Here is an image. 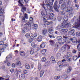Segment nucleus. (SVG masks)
<instances>
[{
    "label": "nucleus",
    "instance_id": "obj_59",
    "mask_svg": "<svg viewBox=\"0 0 80 80\" xmlns=\"http://www.w3.org/2000/svg\"><path fill=\"white\" fill-rule=\"evenodd\" d=\"M58 21H61V20H62V17H58Z\"/></svg>",
    "mask_w": 80,
    "mask_h": 80
},
{
    "label": "nucleus",
    "instance_id": "obj_30",
    "mask_svg": "<svg viewBox=\"0 0 80 80\" xmlns=\"http://www.w3.org/2000/svg\"><path fill=\"white\" fill-rule=\"evenodd\" d=\"M46 61V58L45 57H43L41 59V62H45Z\"/></svg>",
    "mask_w": 80,
    "mask_h": 80
},
{
    "label": "nucleus",
    "instance_id": "obj_10",
    "mask_svg": "<svg viewBox=\"0 0 80 80\" xmlns=\"http://www.w3.org/2000/svg\"><path fill=\"white\" fill-rule=\"evenodd\" d=\"M70 40L73 43H75V42H77V38L75 37L71 38L70 39Z\"/></svg>",
    "mask_w": 80,
    "mask_h": 80
},
{
    "label": "nucleus",
    "instance_id": "obj_1",
    "mask_svg": "<svg viewBox=\"0 0 80 80\" xmlns=\"http://www.w3.org/2000/svg\"><path fill=\"white\" fill-rule=\"evenodd\" d=\"M68 16L67 15H65L63 18L64 21H62V24L63 25H62V28H66L65 27H64L63 25H65L67 27H68V26H70V25L69 22H67V21L68 20Z\"/></svg>",
    "mask_w": 80,
    "mask_h": 80
},
{
    "label": "nucleus",
    "instance_id": "obj_28",
    "mask_svg": "<svg viewBox=\"0 0 80 80\" xmlns=\"http://www.w3.org/2000/svg\"><path fill=\"white\" fill-rule=\"evenodd\" d=\"M78 58V57L77 56H74L73 57V60H74V61H76L77 59Z\"/></svg>",
    "mask_w": 80,
    "mask_h": 80
},
{
    "label": "nucleus",
    "instance_id": "obj_55",
    "mask_svg": "<svg viewBox=\"0 0 80 80\" xmlns=\"http://www.w3.org/2000/svg\"><path fill=\"white\" fill-rule=\"evenodd\" d=\"M21 77L22 78H24L25 77V75H24L23 74H22L21 75Z\"/></svg>",
    "mask_w": 80,
    "mask_h": 80
},
{
    "label": "nucleus",
    "instance_id": "obj_5",
    "mask_svg": "<svg viewBox=\"0 0 80 80\" xmlns=\"http://www.w3.org/2000/svg\"><path fill=\"white\" fill-rule=\"evenodd\" d=\"M2 5V1L0 0V5ZM3 9H2V8L0 7V18L3 17Z\"/></svg>",
    "mask_w": 80,
    "mask_h": 80
},
{
    "label": "nucleus",
    "instance_id": "obj_2",
    "mask_svg": "<svg viewBox=\"0 0 80 80\" xmlns=\"http://www.w3.org/2000/svg\"><path fill=\"white\" fill-rule=\"evenodd\" d=\"M33 18H32L31 17L30 18V21H26V23L28 25L29 27H32L33 25Z\"/></svg>",
    "mask_w": 80,
    "mask_h": 80
},
{
    "label": "nucleus",
    "instance_id": "obj_44",
    "mask_svg": "<svg viewBox=\"0 0 80 80\" xmlns=\"http://www.w3.org/2000/svg\"><path fill=\"white\" fill-rule=\"evenodd\" d=\"M38 28V25L37 24H34V28L36 29Z\"/></svg>",
    "mask_w": 80,
    "mask_h": 80
},
{
    "label": "nucleus",
    "instance_id": "obj_34",
    "mask_svg": "<svg viewBox=\"0 0 80 80\" xmlns=\"http://www.w3.org/2000/svg\"><path fill=\"white\" fill-rule=\"evenodd\" d=\"M30 53L31 55H33V53H34V49H33V48H32L31 49Z\"/></svg>",
    "mask_w": 80,
    "mask_h": 80
},
{
    "label": "nucleus",
    "instance_id": "obj_40",
    "mask_svg": "<svg viewBox=\"0 0 80 80\" xmlns=\"http://www.w3.org/2000/svg\"><path fill=\"white\" fill-rule=\"evenodd\" d=\"M67 62H70L72 60V58H70L69 57H68V59H67Z\"/></svg>",
    "mask_w": 80,
    "mask_h": 80
},
{
    "label": "nucleus",
    "instance_id": "obj_33",
    "mask_svg": "<svg viewBox=\"0 0 80 80\" xmlns=\"http://www.w3.org/2000/svg\"><path fill=\"white\" fill-rule=\"evenodd\" d=\"M58 65H59L60 67H61V68H62V67H63V66L61 65V62H60V61H59L58 62Z\"/></svg>",
    "mask_w": 80,
    "mask_h": 80
},
{
    "label": "nucleus",
    "instance_id": "obj_4",
    "mask_svg": "<svg viewBox=\"0 0 80 80\" xmlns=\"http://www.w3.org/2000/svg\"><path fill=\"white\" fill-rule=\"evenodd\" d=\"M18 2L20 5L22 7V9L21 10L22 12H24V11L26 10V8L25 7L23 6V5L22 4V3H23V0H19Z\"/></svg>",
    "mask_w": 80,
    "mask_h": 80
},
{
    "label": "nucleus",
    "instance_id": "obj_18",
    "mask_svg": "<svg viewBox=\"0 0 80 80\" xmlns=\"http://www.w3.org/2000/svg\"><path fill=\"white\" fill-rule=\"evenodd\" d=\"M71 4V2H70V1H69L67 3V4L66 5V8H68L70 7Z\"/></svg>",
    "mask_w": 80,
    "mask_h": 80
},
{
    "label": "nucleus",
    "instance_id": "obj_15",
    "mask_svg": "<svg viewBox=\"0 0 80 80\" xmlns=\"http://www.w3.org/2000/svg\"><path fill=\"white\" fill-rule=\"evenodd\" d=\"M42 32L43 35H45L47 34V31L46 29L44 28L42 30Z\"/></svg>",
    "mask_w": 80,
    "mask_h": 80
},
{
    "label": "nucleus",
    "instance_id": "obj_49",
    "mask_svg": "<svg viewBox=\"0 0 80 80\" xmlns=\"http://www.w3.org/2000/svg\"><path fill=\"white\" fill-rule=\"evenodd\" d=\"M23 72L24 74H27L28 72H27V71L25 70H24L23 71Z\"/></svg>",
    "mask_w": 80,
    "mask_h": 80
},
{
    "label": "nucleus",
    "instance_id": "obj_17",
    "mask_svg": "<svg viewBox=\"0 0 80 80\" xmlns=\"http://www.w3.org/2000/svg\"><path fill=\"white\" fill-rule=\"evenodd\" d=\"M19 54L21 57H24L25 56V53L23 51H21L19 52Z\"/></svg>",
    "mask_w": 80,
    "mask_h": 80
},
{
    "label": "nucleus",
    "instance_id": "obj_7",
    "mask_svg": "<svg viewBox=\"0 0 80 80\" xmlns=\"http://www.w3.org/2000/svg\"><path fill=\"white\" fill-rule=\"evenodd\" d=\"M41 13L42 15L44 17H43V21H44V22H46V21H47V17H45V14H44V13L43 11H41Z\"/></svg>",
    "mask_w": 80,
    "mask_h": 80
},
{
    "label": "nucleus",
    "instance_id": "obj_45",
    "mask_svg": "<svg viewBox=\"0 0 80 80\" xmlns=\"http://www.w3.org/2000/svg\"><path fill=\"white\" fill-rule=\"evenodd\" d=\"M77 51L76 50L74 49L72 50V53H76L77 52Z\"/></svg>",
    "mask_w": 80,
    "mask_h": 80
},
{
    "label": "nucleus",
    "instance_id": "obj_3",
    "mask_svg": "<svg viewBox=\"0 0 80 80\" xmlns=\"http://www.w3.org/2000/svg\"><path fill=\"white\" fill-rule=\"evenodd\" d=\"M75 25L74 26L75 28H77L78 27H80V16H79L78 19L76 20V22H75Z\"/></svg>",
    "mask_w": 80,
    "mask_h": 80
},
{
    "label": "nucleus",
    "instance_id": "obj_41",
    "mask_svg": "<svg viewBox=\"0 0 80 80\" xmlns=\"http://www.w3.org/2000/svg\"><path fill=\"white\" fill-rule=\"evenodd\" d=\"M77 48L78 51H80V44H79L77 45Z\"/></svg>",
    "mask_w": 80,
    "mask_h": 80
},
{
    "label": "nucleus",
    "instance_id": "obj_62",
    "mask_svg": "<svg viewBox=\"0 0 80 80\" xmlns=\"http://www.w3.org/2000/svg\"><path fill=\"white\" fill-rule=\"evenodd\" d=\"M59 44H60V43L59 42H57L56 43V45H57V47H58V45H59Z\"/></svg>",
    "mask_w": 80,
    "mask_h": 80
},
{
    "label": "nucleus",
    "instance_id": "obj_26",
    "mask_svg": "<svg viewBox=\"0 0 80 80\" xmlns=\"http://www.w3.org/2000/svg\"><path fill=\"white\" fill-rule=\"evenodd\" d=\"M71 70H72V67L71 66H69L67 70V73H70V71H71Z\"/></svg>",
    "mask_w": 80,
    "mask_h": 80
},
{
    "label": "nucleus",
    "instance_id": "obj_52",
    "mask_svg": "<svg viewBox=\"0 0 80 80\" xmlns=\"http://www.w3.org/2000/svg\"><path fill=\"white\" fill-rule=\"evenodd\" d=\"M78 58H80V52H78Z\"/></svg>",
    "mask_w": 80,
    "mask_h": 80
},
{
    "label": "nucleus",
    "instance_id": "obj_53",
    "mask_svg": "<svg viewBox=\"0 0 80 80\" xmlns=\"http://www.w3.org/2000/svg\"><path fill=\"white\" fill-rule=\"evenodd\" d=\"M61 15H65V12H64V11H62L61 12Z\"/></svg>",
    "mask_w": 80,
    "mask_h": 80
},
{
    "label": "nucleus",
    "instance_id": "obj_31",
    "mask_svg": "<svg viewBox=\"0 0 80 80\" xmlns=\"http://www.w3.org/2000/svg\"><path fill=\"white\" fill-rule=\"evenodd\" d=\"M44 73V71H41L40 72V77H42Z\"/></svg>",
    "mask_w": 80,
    "mask_h": 80
},
{
    "label": "nucleus",
    "instance_id": "obj_32",
    "mask_svg": "<svg viewBox=\"0 0 80 80\" xmlns=\"http://www.w3.org/2000/svg\"><path fill=\"white\" fill-rule=\"evenodd\" d=\"M61 31L62 32H67L68 31L67 29H62L61 30Z\"/></svg>",
    "mask_w": 80,
    "mask_h": 80
},
{
    "label": "nucleus",
    "instance_id": "obj_24",
    "mask_svg": "<svg viewBox=\"0 0 80 80\" xmlns=\"http://www.w3.org/2000/svg\"><path fill=\"white\" fill-rule=\"evenodd\" d=\"M25 68L28 70L30 68V65H29V64H26L25 65Z\"/></svg>",
    "mask_w": 80,
    "mask_h": 80
},
{
    "label": "nucleus",
    "instance_id": "obj_43",
    "mask_svg": "<svg viewBox=\"0 0 80 80\" xmlns=\"http://www.w3.org/2000/svg\"><path fill=\"white\" fill-rule=\"evenodd\" d=\"M67 55V56L68 57H70L72 54L70 52H68Z\"/></svg>",
    "mask_w": 80,
    "mask_h": 80
},
{
    "label": "nucleus",
    "instance_id": "obj_16",
    "mask_svg": "<svg viewBox=\"0 0 80 80\" xmlns=\"http://www.w3.org/2000/svg\"><path fill=\"white\" fill-rule=\"evenodd\" d=\"M51 60L52 61V63H55L56 61H55V58L53 56H52L51 57Z\"/></svg>",
    "mask_w": 80,
    "mask_h": 80
},
{
    "label": "nucleus",
    "instance_id": "obj_35",
    "mask_svg": "<svg viewBox=\"0 0 80 80\" xmlns=\"http://www.w3.org/2000/svg\"><path fill=\"white\" fill-rule=\"evenodd\" d=\"M24 17L26 19H28V15L26 13H24Z\"/></svg>",
    "mask_w": 80,
    "mask_h": 80
},
{
    "label": "nucleus",
    "instance_id": "obj_21",
    "mask_svg": "<svg viewBox=\"0 0 80 80\" xmlns=\"http://www.w3.org/2000/svg\"><path fill=\"white\" fill-rule=\"evenodd\" d=\"M49 43L52 46H53L55 45V42L53 41L52 40H50L48 41Z\"/></svg>",
    "mask_w": 80,
    "mask_h": 80
},
{
    "label": "nucleus",
    "instance_id": "obj_56",
    "mask_svg": "<svg viewBox=\"0 0 80 80\" xmlns=\"http://www.w3.org/2000/svg\"><path fill=\"white\" fill-rule=\"evenodd\" d=\"M28 41L29 43H32V41H33V39H29Z\"/></svg>",
    "mask_w": 80,
    "mask_h": 80
},
{
    "label": "nucleus",
    "instance_id": "obj_25",
    "mask_svg": "<svg viewBox=\"0 0 80 80\" xmlns=\"http://www.w3.org/2000/svg\"><path fill=\"white\" fill-rule=\"evenodd\" d=\"M66 45L64 46L61 49V50L63 52H64V51H65V50H66Z\"/></svg>",
    "mask_w": 80,
    "mask_h": 80
},
{
    "label": "nucleus",
    "instance_id": "obj_42",
    "mask_svg": "<svg viewBox=\"0 0 80 80\" xmlns=\"http://www.w3.org/2000/svg\"><path fill=\"white\" fill-rule=\"evenodd\" d=\"M56 55H57V57H58V58H59V57H60L61 56V54H60V53L58 52L57 54Z\"/></svg>",
    "mask_w": 80,
    "mask_h": 80
},
{
    "label": "nucleus",
    "instance_id": "obj_48",
    "mask_svg": "<svg viewBox=\"0 0 80 80\" xmlns=\"http://www.w3.org/2000/svg\"><path fill=\"white\" fill-rule=\"evenodd\" d=\"M63 78H67V75L65 74L63 76Z\"/></svg>",
    "mask_w": 80,
    "mask_h": 80
},
{
    "label": "nucleus",
    "instance_id": "obj_50",
    "mask_svg": "<svg viewBox=\"0 0 80 80\" xmlns=\"http://www.w3.org/2000/svg\"><path fill=\"white\" fill-rule=\"evenodd\" d=\"M14 74L16 76H18V72L16 71L14 72Z\"/></svg>",
    "mask_w": 80,
    "mask_h": 80
},
{
    "label": "nucleus",
    "instance_id": "obj_9",
    "mask_svg": "<svg viewBox=\"0 0 80 80\" xmlns=\"http://www.w3.org/2000/svg\"><path fill=\"white\" fill-rule=\"evenodd\" d=\"M25 29L28 30V25H27V24H24V28L22 30V33H25Z\"/></svg>",
    "mask_w": 80,
    "mask_h": 80
},
{
    "label": "nucleus",
    "instance_id": "obj_64",
    "mask_svg": "<svg viewBox=\"0 0 80 80\" xmlns=\"http://www.w3.org/2000/svg\"><path fill=\"white\" fill-rule=\"evenodd\" d=\"M50 15L51 17H54V14H53V13H51L50 14Z\"/></svg>",
    "mask_w": 80,
    "mask_h": 80
},
{
    "label": "nucleus",
    "instance_id": "obj_11",
    "mask_svg": "<svg viewBox=\"0 0 80 80\" xmlns=\"http://www.w3.org/2000/svg\"><path fill=\"white\" fill-rule=\"evenodd\" d=\"M63 38L65 40L66 43H70V41L68 40V37H66L64 36Z\"/></svg>",
    "mask_w": 80,
    "mask_h": 80
},
{
    "label": "nucleus",
    "instance_id": "obj_20",
    "mask_svg": "<svg viewBox=\"0 0 80 80\" xmlns=\"http://www.w3.org/2000/svg\"><path fill=\"white\" fill-rule=\"evenodd\" d=\"M38 41L39 42H41L42 40V37L41 36H39L38 38Z\"/></svg>",
    "mask_w": 80,
    "mask_h": 80
},
{
    "label": "nucleus",
    "instance_id": "obj_29",
    "mask_svg": "<svg viewBox=\"0 0 80 80\" xmlns=\"http://www.w3.org/2000/svg\"><path fill=\"white\" fill-rule=\"evenodd\" d=\"M49 32L51 34L53 33V30L52 29H48Z\"/></svg>",
    "mask_w": 80,
    "mask_h": 80
},
{
    "label": "nucleus",
    "instance_id": "obj_54",
    "mask_svg": "<svg viewBox=\"0 0 80 80\" xmlns=\"http://www.w3.org/2000/svg\"><path fill=\"white\" fill-rule=\"evenodd\" d=\"M68 57L67 56H64L63 57V58H64V59H66V60H67V59L68 58Z\"/></svg>",
    "mask_w": 80,
    "mask_h": 80
},
{
    "label": "nucleus",
    "instance_id": "obj_46",
    "mask_svg": "<svg viewBox=\"0 0 80 80\" xmlns=\"http://www.w3.org/2000/svg\"><path fill=\"white\" fill-rule=\"evenodd\" d=\"M60 42L61 44H63L64 43V40L63 39H61Z\"/></svg>",
    "mask_w": 80,
    "mask_h": 80
},
{
    "label": "nucleus",
    "instance_id": "obj_6",
    "mask_svg": "<svg viewBox=\"0 0 80 80\" xmlns=\"http://www.w3.org/2000/svg\"><path fill=\"white\" fill-rule=\"evenodd\" d=\"M57 4H58V2L57 1H56L54 3V8L55 11H56L57 12H59V10L57 9Z\"/></svg>",
    "mask_w": 80,
    "mask_h": 80
},
{
    "label": "nucleus",
    "instance_id": "obj_58",
    "mask_svg": "<svg viewBox=\"0 0 80 80\" xmlns=\"http://www.w3.org/2000/svg\"><path fill=\"white\" fill-rule=\"evenodd\" d=\"M48 36L50 38H55V37H54V36H51V35H50V34H49Z\"/></svg>",
    "mask_w": 80,
    "mask_h": 80
},
{
    "label": "nucleus",
    "instance_id": "obj_36",
    "mask_svg": "<svg viewBox=\"0 0 80 80\" xmlns=\"http://www.w3.org/2000/svg\"><path fill=\"white\" fill-rule=\"evenodd\" d=\"M30 36V34L29 33H28L26 34L25 36L27 38H29Z\"/></svg>",
    "mask_w": 80,
    "mask_h": 80
},
{
    "label": "nucleus",
    "instance_id": "obj_14",
    "mask_svg": "<svg viewBox=\"0 0 80 80\" xmlns=\"http://www.w3.org/2000/svg\"><path fill=\"white\" fill-rule=\"evenodd\" d=\"M17 65L20 67V68H22V64L21 63V62L20 61H18L16 63Z\"/></svg>",
    "mask_w": 80,
    "mask_h": 80
},
{
    "label": "nucleus",
    "instance_id": "obj_63",
    "mask_svg": "<svg viewBox=\"0 0 80 80\" xmlns=\"http://www.w3.org/2000/svg\"><path fill=\"white\" fill-rule=\"evenodd\" d=\"M66 48L67 47V49H69L70 48V46H68V45H66Z\"/></svg>",
    "mask_w": 80,
    "mask_h": 80
},
{
    "label": "nucleus",
    "instance_id": "obj_61",
    "mask_svg": "<svg viewBox=\"0 0 80 80\" xmlns=\"http://www.w3.org/2000/svg\"><path fill=\"white\" fill-rule=\"evenodd\" d=\"M12 67L13 68H15V64L14 63H12Z\"/></svg>",
    "mask_w": 80,
    "mask_h": 80
},
{
    "label": "nucleus",
    "instance_id": "obj_39",
    "mask_svg": "<svg viewBox=\"0 0 80 80\" xmlns=\"http://www.w3.org/2000/svg\"><path fill=\"white\" fill-rule=\"evenodd\" d=\"M61 28V27L60 26H58V27L56 28V29L57 30H60Z\"/></svg>",
    "mask_w": 80,
    "mask_h": 80
},
{
    "label": "nucleus",
    "instance_id": "obj_27",
    "mask_svg": "<svg viewBox=\"0 0 80 80\" xmlns=\"http://www.w3.org/2000/svg\"><path fill=\"white\" fill-rule=\"evenodd\" d=\"M46 52H47V50L45 49H43L41 52V53L42 55H44L45 53H46Z\"/></svg>",
    "mask_w": 80,
    "mask_h": 80
},
{
    "label": "nucleus",
    "instance_id": "obj_60",
    "mask_svg": "<svg viewBox=\"0 0 80 80\" xmlns=\"http://www.w3.org/2000/svg\"><path fill=\"white\" fill-rule=\"evenodd\" d=\"M4 52V49L3 48H2L0 49V52Z\"/></svg>",
    "mask_w": 80,
    "mask_h": 80
},
{
    "label": "nucleus",
    "instance_id": "obj_57",
    "mask_svg": "<svg viewBox=\"0 0 80 80\" xmlns=\"http://www.w3.org/2000/svg\"><path fill=\"white\" fill-rule=\"evenodd\" d=\"M65 1V0H61L59 2V4H61L63 2H64Z\"/></svg>",
    "mask_w": 80,
    "mask_h": 80
},
{
    "label": "nucleus",
    "instance_id": "obj_8",
    "mask_svg": "<svg viewBox=\"0 0 80 80\" xmlns=\"http://www.w3.org/2000/svg\"><path fill=\"white\" fill-rule=\"evenodd\" d=\"M46 7L49 10H50L52 11V6L50 3H48L46 4Z\"/></svg>",
    "mask_w": 80,
    "mask_h": 80
},
{
    "label": "nucleus",
    "instance_id": "obj_13",
    "mask_svg": "<svg viewBox=\"0 0 80 80\" xmlns=\"http://www.w3.org/2000/svg\"><path fill=\"white\" fill-rule=\"evenodd\" d=\"M45 12H46V14L47 15L48 18H49V19H51L50 16L48 15V14H50V11H48L47 10H46Z\"/></svg>",
    "mask_w": 80,
    "mask_h": 80
},
{
    "label": "nucleus",
    "instance_id": "obj_47",
    "mask_svg": "<svg viewBox=\"0 0 80 80\" xmlns=\"http://www.w3.org/2000/svg\"><path fill=\"white\" fill-rule=\"evenodd\" d=\"M57 40H61L62 39V37L60 36H58L57 37Z\"/></svg>",
    "mask_w": 80,
    "mask_h": 80
},
{
    "label": "nucleus",
    "instance_id": "obj_22",
    "mask_svg": "<svg viewBox=\"0 0 80 80\" xmlns=\"http://www.w3.org/2000/svg\"><path fill=\"white\" fill-rule=\"evenodd\" d=\"M46 44L44 42H42V44L40 46V48H44L45 47Z\"/></svg>",
    "mask_w": 80,
    "mask_h": 80
},
{
    "label": "nucleus",
    "instance_id": "obj_23",
    "mask_svg": "<svg viewBox=\"0 0 80 80\" xmlns=\"http://www.w3.org/2000/svg\"><path fill=\"white\" fill-rule=\"evenodd\" d=\"M31 46L33 47V48H36L37 47V45L35 44V43L32 42L31 43Z\"/></svg>",
    "mask_w": 80,
    "mask_h": 80
},
{
    "label": "nucleus",
    "instance_id": "obj_12",
    "mask_svg": "<svg viewBox=\"0 0 80 80\" xmlns=\"http://www.w3.org/2000/svg\"><path fill=\"white\" fill-rule=\"evenodd\" d=\"M74 32L75 30L74 29H72L69 32V33H70L71 35L73 36L74 35H75V34H74Z\"/></svg>",
    "mask_w": 80,
    "mask_h": 80
},
{
    "label": "nucleus",
    "instance_id": "obj_37",
    "mask_svg": "<svg viewBox=\"0 0 80 80\" xmlns=\"http://www.w3.org/2000/svg\"><path fill=\"white\" fill-rule=\"evenodd\" d=\"M60 76H55L54 77V79L55 80H58V79H60Z\"/></svg>",
    "mask_w": 80,
    "mask_h": 80
},
{
    "label": "nucleus",
    "instance_id": "obj_38",
    "mask_svg": "<svg viewBox=\"0 0 80 80\" xmlns=\"http://www.w3.org/2000/svg\"><path fill=\"white\" fill-rule=\"evenodd\" d=\"M53 2H54V0H49V2L50 4L51 5H53Z\"/></svg>",
    "mask_w": 80,
    "mask_h": 80
},
{
    "label": "nucleus",
    "instance_id": "obj_51",
    "mask_svg": "<svg viewBox=\"0 0 80 80\" xmlns=\"http://www.w3.org/2000/svg\"><path fill=\"white\" fill-rule=\"evenodd\" d=\"M4 43V42L3 41H0V45H3Z\"/></svg>",
    "mask_w": 80,
    "mask_h": 80
},
{
    "label": "nucleus",
    "instance_id": "obj_19",
    "mask_svg": "<svg viewBox=\"0 0 80 80\" xmlns=\"http://www.w3.org/2000/svg\"><path fill=\"white\" fill-rule=\"evenodd\" d=\"M61 8L62 10H65L67 8H66V6L64 5H62L61 6Z\"/></svg>",
    "mask_w": 80,
    "mask_h": 80
}]
</instances>
